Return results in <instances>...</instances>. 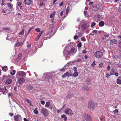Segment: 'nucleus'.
Segmentation results:
<instances>
[{
    "label": "nucleus",
    "instance_id": "obj_28",
    "mask_svg": "<svg viewBox=\"0 0 121 121\" xmlns=\"http://www.w3.org/2000/svg\"><path fill=\"white\" fill-rule=\"evenodd\" d=\"M50 28L51 29V32H52L53 31V28L54 27V26L53 24H50L49 25Z\"/></svg>",
    "mask_w": 121,
    "mask_h": 121
},
{
    "label": "nucleus",
    "instance_id": "obj_30",
    "mask_svg": "<svg viewBox=\"0 0 121 121\" xmlns=\"http://www.w3.org/2000/svg\"><path fill=\"white\" fill-rule=\"evenodd\" d=\"M16 72V71L15 70H13L12 71H11L10 72V74L12 75H14Z\"/></svg>",
    "mask_w": 121,
    "mask_h": 121
},
{
    "label": "nucleus",
    "instance_id": "obj_64",
    "mask_svg": "<svg viewBox=\"0 0 121 121\" xmlns=\"http://www.w3.org/2000/svg\"><path fill=\"white\" fill-rule=\"evenodd\" d=\"M118 65V67L120 68H121V64L120 65V64H118L117 65Z\"/></svg>",
    "mask_w": 121,
    "mask_h": 121
},
{
    "label": "nucleus",
    "instance_id": "obj_47",
    "mask_svg": "<svg viewBox=\"0 0 121 121\" xmlns=\"http://www.w3.org/2000/svg\"><path fill=\"white\" fill-rule=\"evenodd\" d=\"M35 31H37V32H40V30L39 28H37L35 29Z\"/></svg>",
    "mask_w": 121,
    "mask_h": 121
},
{
    "label": "nucleus",
    "instance_id": "obj_62",
    "mask_svg": "<svg viewBox=\"0 0 121 121\" xmlns=\"http://www.w3.org/2000/svg\"><path fill=\"white\" fill-rule=\"evenodd\" d=\"M103 65V64L102 63H101L100 64H99V66L100 67H102V65Z\"/></svg>",
    "mask_w": 121,
    "mask_h": 121
},
{
    "label": "nucleus",
    "instance_id": "obj_14",
    "mask_svg": "<svg viewBox=\"0 0 121 121\" xmlns=\"http://www.w3.org/2000/svg\"><path fill=\"white\" fill-rule=\"evenodd\" d=\"M24 2L25 4L28 5L31 4L32 3V0H24Z\"/></svg>",
    "mask_w": 121,
    "mask_h": 121
},
{
    "label": "nucleus",
    "instance_id": "obj_42",
    "mask_svg": "<svg viewBox=\"0 0 121 121\" xmlns=\"http://www.w3.org/2000/svg\"><path fill=\"white\" fill-rule=\"evenodd\" d=\"M97 31L96 30H94L92 31V33L94 34H96L97 33Z\"/></svg>",
    "mask_w": 121,
    "mask_h": 121
},
{
    "label": "nucleus",
    "instance_id": "obj_25",
    "mask_svg": "<svg viewBox=\"0 0 121 121\" xmlns=\"http://www.w3.org/2000/svg\"><path fill=\"white\" fill-rule=\"evenodd\" d=\"M73 96V94L72 93H71L69 94L67 96V98H70L72 97Z\"/></svg>",
    "mask_w": 121,
    "mask_h": 121
},
{
    "label": "nucleus",
    "instance_id": "obj_57",
    "mask_svg": "<svg viewBox=\"0 0 121 121\" xmlns=\"http://www.w3.org/2000/svg\"><path fill=\"white\" fill-rule=\"evenodd\" d=\"M73 69L75 71V72H76V71L77 70V68L76 67H74L73 68Z\"/></svg>",
    "mask_w": 121,
    "mask_h": 121
},
{
    "label": "nucleus",
    "instance_id": "obj_34",
    "mask_svg": "<svg viewBox=\"0 0 121 121\" xmlns=\"http://www.w3.org/2000/svg\"><path fill=\"white\" fill-rule=\"evenodd\" d=\"M78 75V73L77 72H75L73 74V76L74 77H76Z\"/></svg>",
    "mask_w": 121,
    "mask_h": 121
},
{
    "label": "nucleus",
    "instance_id": "obj_51",
    "mask_svg": "<svg viewBox=\"0 0 121 121\" xmlns=\"http://www.w3.org/2000/svg\"><path fill=\"white\" fill-rule=\"evenodd\" d=\"M2 13H4L5 14H6V13H7V12H8V11H6V10H3L2 11Z\"/></svg>",
    "mask_w": 121,
    "mask_h": 121
},
{
    "label": "nucleus",
    "instance_id": "obj_35",
    "mask_svg": "<svg viewBox=\"0 0 121 121\" xmlns=\"http://www.w3.org/2000/svg\"><path fill=\"white\" fill-rule=\"evenodd\" d=\"M69 6H68L67 8H66V14H68V12L69 11Z\"/></svg>",
    "mask_w": 121,
    "mask_h": 121
},
{
    "label": "nucleus",
    "instance_id": "obj_8",
    "mask_svg": "<svg viewBox=\"0 0 121 121\" xmlns=\"http://www.w3.org/2000/svg\"><path fill=\"white\" fill-rule=\"evenodd\" d=\"M50 103L49 102H48L46 103L45 107L47 108L50 109L52 111L53 110V112H54L55 111V109H54L53 110L52 109V106L50 105Z\"/></svg>",
    "mask_w": 121,
    "mask_h": 121
},
{
    "label": "nucleus",
    "instance_id": "obj_7",
    "mask_svg": "<svg viewBox=\"0 0 121 121\" xmlns=\"http://www.w3.org/2000/svg\"><path fill=\"white\" fill-rule=\"evenodd\" d=\"M43 77L47 79H49L51 78L52 74L51 73H45L43 76Z\"/></svg>",
    "mask_w": 121,
    "mask_h": 121
},
{
    "label": "nucleus",
    "instance_id": "obj_23",
    "mask_svg": "<svg viewBox=\"0 0 121 121\" xmlns=\"http://www.w3.org/2000/svg\"><path fill=\"white\" fill-rule=\"evenodd\" d=\"M61 117L62 118H63L64 120L65 121H66L67 120V118L65 115L63 114L61 116Z\"/></svg>",
    "mask_w": 121,
    "mask_h": 121
},
{
    "label": "nucleus",
    "instance_id": "obj_11",
    "mask_svg": "<svg viewBox=\"0 0 121 121\" xmlns=\"http://www.w3.org/2000/svg\"><path fill=\"white\" fill-rule=\"evenodd\" d=\"M8 5L9 9H7L6 10V11H8V12H7V13H5L6 14H8L9 13H10L12 10L13 6L12 4L10 3H9L8 4Z\"/></svg>",
    "mask_w": 121,
    "mask_h": 121
},
{
    "label": "nucleus",
    "instance_id": "obj_3",
    "mask_svg": "<svg viewBox=\"0 0 121 121\" xmlns=\"http://www.w3.org/2000/svg\"><path fill=\"white\" fill-rule=\"evenodd\" d=\"M41 112V113L44 116L46 117L48 115V110L45 108H42Z\"/></svg>",
    "mask_w": 121,
    "mask_h": 121
},
{
    "label": "nucleus",
    "instance_id": "obj_60",
    "mask_svg": "<svg viewBox=\"0 0 121 121\" xmlns=\"http://www.w3.org/2000/svg\"><path fill=\"white\" fill-rule=\"evenodd\" d=\"M63 2H62L59 4V5L60 6H62L63 5Z\"/></svg>",
    "mask_w": 121,
    "mask_h": 121
},
{
    "label": "nucleus",
    "instance_id": "obj_39",
    "mask_svg": "<svg viewBox=\"0 0 121 121\" xmlns=\"http://www.w3.org/2000/svg\"><path fill=\"white\" fill-rule=\"evenodd\" d=\"M96 24V23L95 22H93L92 23V24L91 25V27H93Z\"/></svg>",
    "mask_w": 121,
    "mask_h": 121
},
{
    "label": "nucleus",
    "instance_id": "obj_22",
    "mask_svg": "<svg viewBox=\"0 0 121 121\" xmlns=\"http://www.w3.org/2000/svg\"><path fill=\"white\" fill-rule=\"evenodd\" d=\"M43 31H41V32H40L39 33V34L38 35V36L35 39L36 40H38V39H39V37H40V36H41V34H42L43 33Z\"/></svg>",
    "mask_w": 121,
    "mask_h": 121
},
{
    "label": "nucleus",
    "instance_id": "obj_15",
    "mask_svg": "<svg viewBox=\"0 0 121 121\" xmlns=\"http://www.w3.org/2000/svg\"><path fill=\"white\" fill-rule=\"evenodd\" d=\"M81 33L80 32H78L77 33H76V35L74 36V39L75 40L77 39L78 38V36H81V35H80Z\"/></svg>",
    "mask_w": 121,
    "mask_h": 121
},
{
    "label": "nucleus",
    "instance_id": "obj_58",
    "mask_svg": "<svg viewBox=\"0 0 121 121\" xmlns=\"http://www.w3.org/2000/svg\"><path fill=\"white\" fill-rule=\"evenodd\" d=\"M115 75L116 77H118V73H115Z\"/></svg>",
    "mask_w": 121,
    "mask_h": 121
},
{
    "label": "nucleus",
    "instance_id": "obj_50",
    "mask_svg": "<svg viewBox=\"0 0 121 121\" xmlns=\"http://www.w3.org/2000/svg\"><path fill=\"white\" fill-rule=\"evenodd\" d=\"M22 4V3L21 2L18 3L17 4V5L18 6H20Z\"/></svg>",
    "mask_w": 121,
    "mask_h": 121
},
{
    "label": "nucleus",
    "instance_id": "obj_37",
    "mask_svg": "<svg viewBox=\"0 0 121 121\" xmlns=\"http://www.w3.org/2000/svg\"><path fill=\"white\" fill-rule=\"evenodd\" d=\"M118 110L117 109H116L113 111V112L115 114H117L118 113Z\"/></svg>",
    "mask_w": 121,
    "mask_h": 121
},
{
    "label": "nucleus",
    "instance_id": "obj_36",
    "mask_svg": "<svg viewBox=\"0 0 121 121\" xmlns=\"http://www.w3.org/2000/svg\"><path fill=\"white\" fill-rule=\"evenodd\" d=\"M22 56V54L20 53L18 55V56L17 57V58L18 59L20 60L21 58V56Z\"/></svg>",
    "mask_w": 121,
    "mask_h": 121
},
{
    "label": "nucleus",
    "instance_id": "obj_2",
    "mask_svg": "<svg viewBox=\"0 0 121 121\" xmlns=\"http://www.w3.org/2000/svg\"><path fill=\"white\" fill-rule=\"evenodd\" d=\"M88 109L91 111H93L95 108V105L94 102L92 101H90L88 103Z\"/></svg>",
    "mask_w": 121,
    "mask_h": 121
},
{
    "label": "nucleus",
    "instance_id": "obj_10",
    "mask_svg": "<svg viewBox=\"0 0 121 121\" xmlns=\"http://www.w3.org/2000/svg\"><path fill=\"white\" fill-rule=\"evenodd\" d=\"M90 26L89 23L88 22H85L82 25L81 28L82 30H85L87 28Z\"/></svg>",
    "mask_w": 121,
    "mask_h": 121
},
{
    "label": "nucleus",
    "instance_id": "obj_49",
    "mask_svg": "<svg viewBox=\"0 0 121 121\" xmlns=\"http://www.w3.org/2000/svg\"><path fill=\"white\" fill-rule=\"evenodd\" d=\"M40 103L43 105H44L45 104V102L44 100H41L40 101Z\"/></svg>",
    "mask_w": 121,
    "mask_h": 121
},
{
    "label": "nucleus",
    "instance_id": "obj_31",
    "mask_svg": "<svg viewBox=\"0 0 121 121\" xmlns=\"http://www.w3.org/2000/svg\"><path fill=\"white\" fill-rule=\"evenodd\" d=\"M2 69L4 71H6V69H7V67L6 66H4L2 68Z\"/></svg>",
    "mask_w": 121,
    "mask_h": 121
},
{
    "label": "nucleus",
    "instance_id": "obj_41",
    "mask_svg": "<svg viewBox=\"0 0 121 121\" xmlns=\"http://www.w3.org/2000/svg\"><path fill=\"white\" fill-rule=\"evenodd\" d=\"M33 88V87L31 85H30L27 88L30 90H31Z\"/></svg>",
    "mask_w": 121,
    "mask_h": 121
},
{
    "label": "nucleus",
    "instance_id": "obj_9",
    "mask_svg": "<svg viewBox=\"0 0 121 121\" xmlns=\"http://www.w3.org/2000/svg\"><path fill=\"white\" fill-rule=\"evenodd\" d=\"M65 113L67 114L70 115L72 116L73 114V112L70 109L68 108L65 111Z\"/></svg>",
    "mask_w": 121,
    "mask_h": 121
},
{
    "label": "nucleus",
    "instance_id": "obj_27",
    "mask_svg": "<svg viewBox=\"0 0 121 121\" xmlns=\"http://www.w3.org/2000/svg\"><path fill=\"white\" fill-rule=\"evenodd\" d=\"M116 82L117 84H121V80H120V79L118 78L117 79Z\"/></svg>",
    "mask_w": 121,
    "mask_h": 121
},
{
    "label": "nucleus",
    "instance_id": "obj_29",
    "mask_svg": "<svg viewBox=\"0 0 121 121\" xmlns=\"http://www.w3.org/2000/svg\"><path fill=\"white\" fill-rule=\"evenodd\" d=\"M84 13L85 16L86 17H88L89 16V14L87 11H84Z\"/></svg>",
    "mask_w": 121,
    "mask_h": 121
},
{
    "label": "nucleus",
    "instance_id": "obj_59",
    "mask_svg": "<svg viewBox=\"0 0 121 121\" xmlns=\"http://www.w3.org/2000/svg\"><path fill=\"white\" fill-rule=\"evenodd\" d=\"M23 120L24 121H28V120L25 118H24Z\"/></svg>",
    "mask_w": 121,
    "mask_h": 121
},
{
    "label": "nucleus",
    "instance_id": "obj_18",
    "mask_svg": "<svg viewBox=\"0 0 121 121\" xmlns=\"http://www.w3.org/2000/svg\"><path fill=\"white\" fill-rule=\"evenodd\" d=\"M99 5L97 4L94 5L93 8H94L95 10V11H97L99 9Z\"/></svg>",
    "mask_w": 121,
    "mask_h": 121
},
{
    "label": "nucleus",
    "instance_id": "obj_32",
    "mask_svg": "<svg viewBox=\"0 0 121 121\" xmlns=\"http://www.w3.org/2000/svg\"><path fill=\"white\" fill-rule=\"evenodd\" d=\"M34 112L35 114L36 115L38 113V112L37 110V108H35L34 111Z\"/></svg>",
    "mask_w": 121,
    "mask_h": 121
},
{
    "label": "nucleus",
    "instance_id": "obj_38",
    "mask_svg": "<svg viewBox=\"0 0 121 121\" xmlns=\"http://www.w3.org/2000/svg\"><path fill=\"white\" fill-rule=\"evenodd\" d=\"M24 34V29H22V31L19 34L20 35H23Z\"/></svg>",
    "mask_w": 121,
    "mask_h": 121
},
{
    "label": "nucleus",
    "instance_id": "obj_53",
    "mask_svg": "<svg viewBox=\"0 0 121 121\" xmlns=\"http://www.w3.org/2000/svg\"><path fill=\"white\" fill-rule=\"evenodd\" d=\"M2 87H3L0 85V92L2 90Z\"/></svg>",
    "mask_w": 121,
    "mask_h": 121
},
{
    "label": "nucleus",
    "instance_id": "obj_13",
    "mask_svg": "<svg viewBox=\"0 0 121 121\" xmlns=\"http://www.w3.org/2000/svg\"><path fill=\"white\" fill-rule=\"evenodd\" d=\"M72 75V74L70 73L69 72H66L62 76V77L63 78H64L66 77H70Z\"/></svg>",
    "mask_w": 121,
    "mask_h": 121
},
{
    "label": "nucleus",
    "instance_id": "obj_54",
    "mask_svg": "<svg viewBox=\"0 0 121 121\" xmlns=\"http://www.w3.org/2000/svg\"><path fill=\"white\" fill-rule=\"evenodd\" d=\"M62 110V109H60V110L59 109H57V112L58 113H60L61 111V110Z\"/></svg>",
    "mask_w": 121,
    "mask_h": 121
},
{
    "label": "nucleus",
    "instance_id": "obj_12",
    "mask_svg": "<svg viewBox=\"0 0 121 121\" xmlns=\"http://www.w3.org/2000/svg\"><path fill=\"white\" fill-rule=\"evenodd\" d=\"M14 119L16 121H22V117L19 115H17L14 116Z\"/></svg>",
    "mask_w": 121,
    "mask_h": 121
},
{
    "label": "nucleus",
    "instance_id": "obj_46",
    "mask_svg": "<svg viewBox=\"0 0 121 121\" xmlns=\"http://www.w3.org/2000/svg\"><path fill=\"white\" fill-rule=\"evenodd\" d=\"M85 38L83 37H82L81 39V41H85Z\"/></svg>",
    "mask_w": 121,
    "mask_h": 121
},
{
    "label": "nucleus",
    "instance_id": "obj_24",
    "mask_svg": "<svg viewBox=\"0 0 121 121\" xmlns=\"http://www.w3.org/2000/svg\"><path fill=\"white\" fill-rule=\"evenodd\" d=\"M104 24V22L101 21L99 23V26L100 27L103 26Z\"/></svg>",
    "mask_w": 121,
    "mask_h": 121
},
{
    "label": "nucleus",
    "instance_id": "obj_21",
    "mask_svg": "<svg viewBox=\"0 0 121 121\" xmlns=\"http://www.w3.org/2000/svg\"><path fill=\"white\" fill-rule=\"evenodd\" d=\"M12 82V80L10 79H7L5 81V83L7 84H10Z\"/></svg>",
    "mask_w": 121,
    "mask_h": 121
},
{
    "label": "nucleus",
    "instance_id": "obj_1",
    "mask_svg": "<svg viewBox=\"0 0 121 121\" xmlns=\"http://www.w3.org/2000/svg\"><path fill=\"white\" fill-rule=\"evenodd\" d=\"M74 50L75 48H73L71 49L67 48H64L63 53L64 55L67 54L69 55L71 53H75V52H74Z\"/></svg>",
    "mask_w": 121,
    "mask_h": 121
},
{
    "label": "nucleus",
    "instance_id": "obj_56",
    "mask_svg": "<svg viewBox=\"0 0 121 121\" xmlns=\"http://www.w3.org/2000/svg\"><path fill=\"white\" fill-rule=\"evenodd\" d=\"M110 65H108L107 68V69L108 70H109L110 69Z\"/></svg>",
    "mask_w": 121,
    "mask_h": 121
},
{
    "label": "nucleus",
    "instance_id": "obj_4",
    "mask_svg": "<svg viewBox=\"0 0 121 121\" xmlns=\"http://www.w3.org/2000/svg\"><path fill=\"white\" fill-rule=\"evenodd\" d=\"M84 118L86 121H91L92 118L88 114L85 113L83 116Z\"/></svg>",
    "mask_w": 121,
    "mask_h": 121
},
{
    "label": "nucleus",
    "instance_id": "obj_33",
    "mask_svg": "<svg viewBox=\"0 0 121 121\" xmlns=\"http://www.w3.org/2000/svg\"><path fill=\"white\" fill-rule=\"evenodd\" d=\"M83 90L85 91H87L89 90V88L87 86H84L83 87Z\"/></svg>",
    "mask_w": 121,
    "mask_h": 121
},
{
    "label": "nucleus",
    "instance_id": "obj_48",
    "mask_svg": "<svg viewBox=\"0 0 121 121\" xmlns=\"http://www.w3.org/2000/svg\"><path fill=\"white\" fill-rule=\"evenodd\" d=\"M96 64L95 63V61H93V63L91 64V66L92 67H94L95 65Z\"/></svg>",
    "mask_w": 121,
    "mask_h": 121
},
{
    "label": "nucleus",
    "instance_id": "obj_45",
    "mask_svg": "<svg viewBox=\"0 0 121 121\" xmlns=\"http://www.w3.org/2000/svg\"><path fill=\"white\" fill-rule=\"evenodd\" d=\"M81 60L80 59H79L77 60H74V62H80L81 61Z\"/></svg>",
    "mask_w": 121,
    "mask_h": 121
},
{
    "label": "nucleus",
    "instance_id": "obj_20",
    "mask_svg": "<svg viewBox=\"0 0 121 121\" xmlns=\"http://www.w3.org/2000/svg\"><path fill=\"white\" fill-rule=\"evenodd\" d=\"M23 44V43L22 42H20L15 43V46L19 47L22 46Z\"/></svg>",
    "mask_w": 121,
    "mask_h": 121
},
{
    "label": "nucleus",
    "instance_id": "obj_61",
    "mask_svg": "<svg viewBox=\"0 0 121 121\" xmlns=\"http://www.w3.org/2000/svg\"><path fill=\"white\" fill-rule=\"evenodd\" d=\"M32 29V28H31V29H30L28 31V33H27V34H28L30 32V31Z\"/></svg>",
    "mask_w": 121,
    "mask_h": 121
},
{
    "label": "nucleus",
    "instance_id": "obj_40",
    "mask_svg": "<svg viewBox=\"0 0 121 121\" xmlns=\"http://www.w3.org/2000/svg\"><path fill=\"white\" fill-rule=\"evenodd\" d=\"M112 74L111 72V73L110 74V75L109 74V73H107L106 74V77L107 78H108L110 75Z\"/></svg>",
    "mask_w": 121,
    "mask_h": 121
},
{
    "label": "nucleus",
    "instance_id": "obj_6",
    "mask_svg": "<svg viewBox=\"0 0 121 121\" xmlns=\"http://www.w3.org/2000/svg\"><path fill=\"white\" fill-rule=\"evenodd\" d=\"M95 56L96 58H101L103 55V54L102 52L97 51L96 52L95 54Z\"/></svg>",
    "mask_w": 121,
    "mask_h": 121
},
{
    "label": "nucleus",
    "instance_id": "obj_52",
    "mask_svg": "<svg viewBox=\"0 0 121 121\" xmlns=\"http://www.w3.org/2000/svg\"><path fill=\"white\" fill-rule=\"evenodd\" d=\"M87 51L86 50H83L82 51V52L83 53H86Z\"/></svg>",
    "mask_w": 121,
    "mask_h": 121
},
{
    "label": "nucleus",
    "instance_id": "obj_63",
    "mask_svg": "<svg viewBox=\"0 0 121 121\" xmlns=\"http://www.w3.org/2000/svg\"><path fill=\"white\" fill-rule=\"evenodd\" d=\"M31 47V45L30 44H28L27 45V47L28 48H30Z\"/></svg>",
    "mask_w": 121,
    "mask_h": 121
},
{
    "label": "nucleus",
    "instance_id": "obj_55",
    "mask_svg": "<svg viewBox=\"0 0 121 121\" xmlns=\"http://www.w3.org/2000/svg\"><path fill=\"white\" fill-rule=\"evenodd\" d=\"M3 29L4 30H9V28L7 27H5L3 28Z\"/></svg>",
    "mask_w": 121,
    "mask_h": 121
},
{
    "label": "nucleus",
    "instance_id": "obj_43",
    "mask_svg": "<svg viewBox=\"0 0 121 121\" xmlns=\"http://www.w3.org/2000/svg\"><path fill=\"white\" fill-rule=\"evenodd\" d=\"M104 35L105 37H108L109 36V35L108 34L106 33H105Z\"/></svg>",
    "mask_w": 121,
    "mask_h": 121
},
{
    "label": "nucleus",
    "instance_id": "obj_19",
    "mask_svg": "<svg viewBox=\"0 0 121 121\" xmlns=\"http://www.w3.org/2000/svg\"><path fill=\"white\" fill-rule=\"evenodd\" d=\"M56 12V11H54L51 13V14L50 15V17L51 18H54L55 17V15Z\"/></svg>",
    "mask_w": 121,
    "mask_h": 121
},
{
    "label": "nucleus",
    "instance_id": "obj_44",
    "mask_svg": "<svg viewBox=\"0 0 121 121\" xmlns=\"http://www.w3.org/2000/svg\"><path fill=\"white\" fill-rule=\"evenodd\" d=\"M82 45V44L81 43H79L77 45V46L78 48L81 47Z\"/></svg>",
    "mask_w": 121,
    "mask_h": 121
},
{
    "label": "nucleus",
    "instance_id": "obj_26",
    "mask_svg": "<svg viewBox=\"0 0 121 121\" xmlns=\"http://www.w3.org/2000/svg\"><path fill=\"white\" fill-rule=\"evenodd\" d=\"M25 100L29 104H30V105L31 106L32 105H31V101L30 100H29L28 99H25Z\"/></svg>",
    "mask_w": 121,
    "mask_h": 121
},
{
    "label": "nucleus",
    "instance_id": "obj_17",
    "mask_svg": "<svg viewBox=\"0 0 121 121\" xmlns=\"http://www.w3.org/2000/svg\"><path fill=\"white\" fill-rule=\"evenodd\" d=\"M117 40L115 39H113L111 40L110 44L111 45H113L117 43Z\"/></svg>",
    "mask_w": 121,
    "mask_h": 121
},
{
    "label": "nucleus",
    "instance_id": "obj_16",
    "mask_svg": "<svg viewBox=\"0 0 121 121\" xmlns=\"http://www.w3.org/2000/svg\"><path fill=\"white\" fill-rule=\"evenodd\" d=\"M18 81L19 84H21L25 82V79L24 78H20L19 79Z\"/></svg>",
    "mask_w": 121,
    "mask_h": 121
},
{
    "label": "nucleus",
    "instance_id": "obj_5",
    "mask_svg": "<svg viewBox=\"0 0 121 121\" xmlns=\"http://www.w3.org/2000/svg\"><path fill=\"white\" fill-rule=\"evenodd\" d=\"M26 75V73L25 72L20 71L17 72L16 76L18 78L20 76H25Z\"/></svg>",
    "mask_w": 121,
    "mask_h": 121
}]
</instances>
